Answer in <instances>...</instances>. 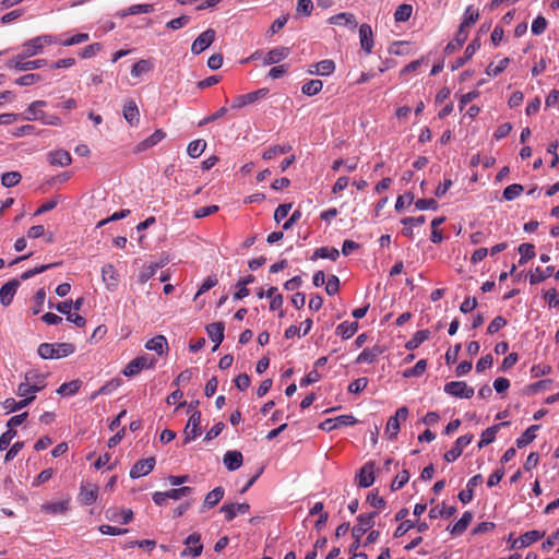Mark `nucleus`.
Returning <instances> with one entry per match:
<instances>
[{
  "label": "nucleus",
  "instance_id": "1",
  "mask_svg": "<svg viewBox=\"0 0 559 559\" xmlns=\"http://www.w3.org/2000/svg\"><path fill=\"white\" fill-rule=\"evenodd\" d=\"M58 43V37L50 34L36 36L23 44V50L17 56L22 60L36 56L43 52L46 46H50Z\"/></svg>",
  "mask_w": 559,
  "mask_h": 559
},
{
  "label": "nucleus",
  "instance_id": "2",
  "mask_svg": "<svg viewBox=\"0 0 559 559\" xmlns=\"http://www.w3.org/2000/svg\"><path fill=\"white\" fill-rule=\"evenodd\" d=\"M75 352L71 343H43L38 346L37 353L43 359H59L68 357Z\"/></svg>",
  "mask_w": 559,
  "mask_h": 559
},
{
  "label": "nucleus",
  "instance_id": "3",
  "mask_svg": "<svg viewBox=\"0 0 559 559\" xmlns=\"http://www.w3.org/2000/svg\"><path fill=\"white\" fill-rule=\"evenodd\" d=\"M377 512L364 513L357 516L358 524L352 528L354 537L353 544L349 546V551H357L360 547V538L364 534L374 525V518Z\"/></svg>",
  "mask_w": 559,
  "mask_h": 559
},
{
  "label": "nucleus",
  "instance_id": "4",
  "mask_svg": "<svg viewBox=\"0 0 559 559\" xmlns=\"http://www.w3.org/2000/svg\"><path fill=\"white\" fill-rule=\"evenodd\" d=\"M156 364V359L147 355L138 356L132 359L122 370L126 377H133L139 374L143 369H152Z\"/></svg>",
  "mask_w": 559,
  "mask_h": 559
},
{
  "label": "nucleus",
  "instance_id": "5",
  "mask_svg": "<svg viewBox=\"0 0 559 559\" xmlns=\"http://www.w3.org/2000/svg\"><path fill=\"white\" fill-rule=\"evenodd\" d=\"M408 416V408L402 406L397 408L394 416L388 419L384 435L389 440H394L400 431V420H406Z\"/></svg>",
  "mask_w": 559,
  "mask_h": 559
},
{
  "label": "nucleus",
  "instance_id": "6",
  "mask_svg": "<svg viewBox=\"0 0 559 559\" xmlns=\"http://www.w3.org/2000/svg\"><path fill=\"white\" fill-rule=\"evenodd\" d=\"M267 94L269 90L263 87L248 94L238 95L233 99L231 109H240L247 105H251L259 99L264 98Z\"/></svg>",
  "mask_w": 559,
  "mask_h": 559
},
{
  "label": "nucleus",
  "instance_id": "7",
  "mask_svg": "<svg viewBox=\"0 0 559 559\" xmlns=\"http://www.w3.org/2000/svg\"><path fill=\"white\" fill-rule=\"evenodd\" d=\"M444 392L451 396L460 399H471L474 395V389L464 381H451L444 385Z\"/></svg>",
  "mask_w": 559,
  "mask_h": 559
},
{
  "label": "nucleus",
  "instance_id": "8",
  "mask_svg": "<svg viewBox=\"0 0 559 559\" xmlns=\"http://www.w3.org/2000/svg\"><path fill=\"white\" fill-rule=\"evenodd\" d=\"M357 423V419L353 415H340L334 418H328L319 425V428L323 431H332L334 429L353 426Z\"/></svg>",
  "mask_w": 559,
  "mask_h": 559
},
{
  "label": "nucleus",
  "instance_id": "9",
  "mask_svg": "<svg viewBox=\"0 0 559 559\" xmlns=\"http://www.w3.org/2000/svg\"><path fill=\"white\" fill-rule=\"evenodd\" d=\"M474 436L472 433H467L464 436H461L456 439L454 442V445L444 453L443 457L448 463H452L455 460H457L464 448L467 447L473 441Z\"/></svg>",
  "mask_w": 559,
  "mask_h": 559
},
{
  "label": "nucleus",
  "instance_id": "10",
  "mask_svg": "<svg viewBox=\"0 0 559 559\" xmlns=\"http://www.w3.org/2000/svg\"><path fill=\"white\" fill-rule=\"evenodd\" d=\"M200 423L201 413L199 411L192 412L183 430L185 443H189L201 435Z\"/></svg>",
  "mask_w": 559,
  "mask_h": 559
},
{
  "label": "nucleus",
  "instance_id": "11",
  "mask_svg": "<svg viewBox=\"0 0 559 559\" xmlns=\"http://www.w3.org/2000/svg\"><path fill=\"white\" fill-rule=\"evenodd\" d=\"M216 32L213 28H207L201 33L192 43L191 51L194 55H200L209 48L215 40Z\"/></svg>",
  "mask_w": 559,
  "mask_h": 559
},
{
  "label": "nucleus",
  "instance_id": "12",
  "mask_svg": "<svg viewBox=\"0 0 559 559\" xmlns=\"http://www.w3.org/2000/svg\"><path fill=\"white\" fill-rule=\"evenodd\" d=\"M98 497V486L91 483H82L79 499L84 506L93 504Z\"/></svg>",
  "mask_w": 559,
  "mask_h": 559
},
{
  "label": "nucleus",
  "instance_id": "13",
  "mask_svg": "<svg viewBox=\"0 0 559 559\" xmlns=\"http://www.w3.org/2000/svg\"><path fill=\"white\" fill-rule=\"evenodd\" d=\"M155 463V457H147L138 461L130 469V477L140 478L142 476H146L154 469Z\"/></svg>",
  "mask_w": 559,
  "mask_h": 559
},
{
  "label": "nucleus",
  "instance_id": "14",
  "mask_svg": "<svg viewBox=\"0 0 559 559\" xmlns=\"http://www.w3.org/2000/svg\"><path fill=\"white\" fill-rule=\"evenodd\" d=\"M102 278L108 290H116L119 284V274L114 264L108 263L102 267Z\"/></svg>",
  "mask_w": 559,
  "mask_h": 559
},
{
  "label": "nucleus",
  "instance_id": "15",
  "mask_svg": "<svg viewBox=\"0 0 559 559\" xmlns=\"http://www.w3.org/2000/svg\"><path fill=\"white\" fill-rule=\"evenodd\" d=\"M544 535H545V533L539 532L537 530L528 531V532L522 534L516 539H514L511 547L513 549L525 548V547L532 545L533 543L539 540Z\"/></svg>",
  "mask_w": 559,
  "mask_h": 559
},
{
  "label": "nucleus",
  "instance_id": "16",
  "mask_svg": "<svg viewBox=\"0 0 559 559\" xmlns=\"http://www.w3.org/2000/svg\"><path fill=\"white\" fill-rule=\"evenodd\" d=\"M185 544L187 546H193V547H188V548L183 549V551L181 554L182 556L190 555L194 558L201 556V554L203 551V545L201 544V535L199 533L190 534L185 539Z\"/></svg>",
  "mask_w": 559,
  "mask_h": 559
},
{
  "label": "nucleus",
  "instance_id": "17",
  "mask_svg": "<svg viewBox=\"0 0 559 559\" xmlns=\"http://www.w3.org/2000/svg\"><path fill=\"white\" fill-rule=\"evenodd\" d=\"M290 53L288 47H275L267 51L263 58L264 66L276 64L286 59Z\"/></svg>",
  "mask_w": 559,
  "mask_h": 559
},
{
  "label": "nucleus",
  "instance_id": "18",
  "mask_svg": "<svg viewBox=\"0 0 559 559\" xmlns=\"http://www.w3.org/2000/svg\"><path fill=\"white\" fill-rule=\"evenodd\" d=\"M249 509H250V506L247 502L229 503V504H224L221 508V512L224 513L225 520L227 522H230L237 516V514H245L249 511Z\"/></svg>",
  "mask_w": 559,
  "mask_h": 559
},
{
  "label": "nucleus",
  "instance_id": "19",
  "mask_svg": "<svg viewBox=\"0 0 559 559\" xmlns=\"http://www.w3.org/2000/svg\"><path fill=\"white\" fill-rule=\"evenodd\" d=\"M47 160L51 166L66 167L72 163V157L66 150H56L47 154Z\"/></svg>",
  "mask_w": 559,
  "mask_h": 559
},
{
  "label": "nucleus",
  "instance_id": "20",
  "mask_svg": "<svg viewBox=\"0 0 559 559\" xmlns=\"http://www.w3.org/2000/svg\"><path fill=\"white\" fill-rule=\"evenodd\" d=\"M23 382L32 384L34 391H41L47 385L46 376L35 369L25 372Z\"/></svg>",
  "mask_w": 559,
  "mask_h": 559
},
{
  "label": "nucleus",
  "instance_id": "21",
  "mask_svg": "<svg viewBox=\"0 0 559 559\" xmlns=\"http://www.w3.org/2000/svg\"><path fill=\"white\" fill-rule=\"evenodd\" d=\"M225 324L223 322H213L206 326V333L210 340L215 344L213 352H215L224 340Z\"/></svg>",
  "mask_w": 559,
  "mask_h": 559
},
{
  "label": "nucleus",
  "instance_id": "22",
  "mask_svg": "<svg viewBox=\"0 0 559 559\" xmlns=\"http://www.w3.org/2000/svg\"><path fill=\"white\" fill-rule=\"evenodd\" d=\"M358 486L368 488L374 483V465L372 462L366 463L357 475Z\"/></svg>",
  "mask_w": 559,
  "mask_h": 559
},
{
  "label": "nucleus",
  "instance_id": "23",
  "mask_svg": "<svg viewBox=\"0 0 559 559\" xmlns=\"http://www.w3.org/2000/svg\"><path fill=\"white\" fill-rule=\"evenodd\" d=\"M359 40L361 49L370 53L373 47V33L369 24L364 23L359 26Z\"/></svg>",
  "mask_w": 559,
  "mask_h": 559
},
{
  "label": "nucleus",
  "instance_id": "24",
  "mask_svg": "<svg viewBox=\"0 0 559 559\" xmlns=\"http://www.w3.org/2000/svg\"><path fill=\"white\" fill-rule=\"evenodd\" d=\"M126 121L131 126L135 127L140 122V111L138 105L133 99L128 100L122 110Z\"/></svg>",
  "mask_w": 559,
  "mask_h": 559
},
{
  "label": "nucleus",
  "instance_id": "25",
  "mask_svg": "<svg viewBox=\"0 0 559 559\" xmlns=\"http://www.w3.org/2000/svg\"><path fill=\"white\" fill-rule=\"evenodd\" d=\"M19 285H20V282L17 280H12V281L5 283L0 288V302L3 306L7 307L12 302Z\"/></svg>",
  "mask_w": 559,
  "mask_h": 559
},
{
  "label": "nucleus",
  "instance_id": "26",
  "mask_svg": "<svg viewBox=\"0 0 559 559\" xmlns=\"http://www.w3.org/2000/svg\"><path fill=\"white\" fill-rule=\"evenodd\" d=\"M480 48V39L474 38L466 47L464 51V56L462 58H459L451 67L452 71L463 67L465 62H467L475 52Z\"/></svg>",
  "mask_w": 559,
  "mask_h": 559
},
{
  "label": "nucleus",
  "instance_id": "27",
  "mask_svg": "<svg viewBox=\"0 0 559 559\" xmlns=\"http://www.w3.org/2000/svg\"><path fill=\"white\" fill-rule=\"evenodd\" d=\"M509 421H502L500 424L493 425L489 428H487L485 431H483L480 440L478 442V449H483L484 447L492 443L496 439V435L499 431L501 427L509 426Z\"/></svg>",
  "mask_w": 559,
  "mask_h": 559
},
{
  "label": "nucleus",
  "instance_id": "28",
  "mask_svg": "<svg viewBox=\"0 0 559 559\" xmlns=\"http://www.w3.org/2000/svg\"><path fill=\"white\" fill-rule=\"evenodd\" d=\"M223 463L228 471H236L241 467L243 463V456L239 451H227L224 454Z\"/></svg>",
  "mask_w": 559,
  "mask_h": 559
},
{
  "label": "nucleus",
  "instance_id": "29",
  "mask_svg": "<svg viewBox=\"0 0 559 559\" xmlns=\"http://www.w3.org/2000/svg\"><path fill=\"white\" fill-rule=\"evenodd\" d=\"M145 348L162 356L168 350V342L164 335H156L145 343Z\"/></svg>",
  "mask_w": 559,
  "mask_h": 559
},
{
  "label": "nucleus",
  "instance_id": "30",
  "mask_svg": "<svg viewBox=\"0 0 559 559\" xmlns=\"http://www.w3.org/2000/svg\"><path fill=\"white\" fill-rule=\"evenodd\" d=\"M70 499H63L56 502H47L41 506V511L47 514H63L69 510Z\"/></svg>",
  "mask_w": 559,
  "mask_h": 559
},
{
  "label": "nucleus",
  "instance_id": "31",
  "mask_svg": "<svg viewBox=\"0 0 559 559\" xmlns=\"http://www.w3.org/2000/svg\"><path fill=\"white\" fill-rule=\"evenodd\" d=\"M46 64H47L46 59L25 61V60H22L21 58L16 57V59L14 61H12V67L19 71H29V70H34V69H39Z\"/></svg>",
  "mask_w": 559,
  "mask_h": 559
},
{
  "label": "nucleus",
  "instance_id": "32",
  "mask_svg": "<svg viewBox=\"0 0 559 559\" xmlns=\"http://www.w3.org/2000/svg\"><path fill=\"white\" fill-rule=\"evenodd\" d=\"M468 33L466 29H463V27H459L455 37L453 40L448 43V45L444 48V52L447 55L453 53L455 50H457L467 39Z\"/></svg>",
  "mask_w": 559,
  "mask_h": 559
},
{
  "label": "nucleus",
  "instance_id": "33",
  "mask_svg": "<svg viewBox=\"0 0 559 559\" xmlns=\"http://www.w3.org/2000/svg\"><path fill=\"white\" fill-rule=\"evenodd\" d=\"M472 520H473L472 512L465 511L463 513V515L461 516V519L453 526L448 527V531L452 535H461L463 532L466 531V528L471 524Z\"/></svg>",
  "mask_w": 559,
  "mask_h": 559
},
{
  "label": "nucleus",
  "instance_id": "34",
  "mask_svg": "<svg viewBox=\"0 0 559 559\" xmlns=\"http://www.w3.org/2000/svg\"><path fill=\"white\" fill-rule=\"evenodd\" d=\"M335 70V63L330 59H324L314 66L308 71L310 74H319V75H330Z\"/></svg>",
  "mask_w": 559,
  "mask_h": 559
},
{
  "label": "nucleus",
  "instance_id": "35",
  "mask_svg": "<svg viewBox=\"0 0 559 559\" xmlns=\"http://www.w3.org/2000/svg\"><path fill=\"white\" fill-rule=\"evenodd\" d=\"M225 490L223 487H216L206 493L203 502V509L214 508L224 497Z\"/></svg>",
  "mask_w": 559,
  "mask_h": 559
},
{
  "label": "nucleus",
  "instance_id": "36",
  "mask_svg": "<svg viewBox=\"0 0 559 559\" xmlns=\"http://www.w3.org/2000/svg\"><path fill=\"white\" fill-rule=\"evenodd\" d=\"M357 330L358 323L356 321H344L336 326L335 333L336 335L342 336V338L347 340L352 337L357 332Z\"/></svg>",
  "mask_w": 559,
  "mask_h": 559
},
{
  "label": "nucleus",
  "instance_id": "37",
  "mask_svg": "<svg viewBox=\"0 0 559 559\" xmlns=\"http://www.w3.org/2000/svg\"><path fill=\"white\" fill-rule=\"evenodd\" d=\"M430 337L429 330H419L417 331L413 337L405 344V347L408 350H414L419 347L425 341Z\"/></svg>",
  "mask_w": 559,
  "mask_h": 559
},
{
  "label": "nucleus",
  "instance_id": "38",
  "mask_svg": "<svg viewBox=\"0 0 559 559\" xmlns=\"http://www.w3.org/2000/svg\"><path fill=\"white\" fill-rule=\"evenodd\" d=\"M338 257H340V251L336 248L320 247L313 252V255L311 257V259L312 260L330 259L332 261H335V260H337Z\"/></svg>",
  "mask_w": 559,
  "mask_h": 559
},
{
  "label": "nucleus",
  "instance_id": "39",
  "mask_svg": "<svg viewBox=\"0 0 559 559\" xmlns=\"http://www.w3.org/2000/svg\"><path fill=\"white\" fill-rule=\"evenodd\" d=\"M35 399L34 395L32 396H28V397H24L23 400L21 401H15L14 399L10 397V399H7L4 402H3V407L8 411V412H16V411H20L24 407H26L31 402H33Z\"/></svg>",
  "mask_w": 559,
  "mask_h": 559
},
{
  "label": "nucleus",
  "instance_id": "40",
  "mask_svg": "<svg viewBox=\"0 0 559 559\" xmlns=\"http://www.w3.org/2000/svg\"><path fill=\"white\" fill-rule=\"evenodd\" d=\"M555 267L554 266H547L545 270H542L539 266L536 267L533 272L530 273V283L532 285H536L549 276L552 275Z\"/></svg>",
  "mask_w": 559,
  "mask_h": 559
},
{
  "label": "nucleus",
  "instance_id": "41",
  "mask_svg": "<svg viewBox=\"0 0 559 559\" xmlns=\"http://www.w3.org/2000/svg\"><path fill=\"white\" fill-rule=\"evenodd\" d=\"M539 428H540L539 425H532L531 427H528L523 432V435L516 439V447L519 449H522V448L526 447L527 444H530L531 442H533L534 439L536 438L535 431L538 430Z\"/></svg>",
  "mask_w": 559,
  "mask_h": 559
},
{
  "label": "nucleus",
  "instance_id": "42",
  "mask_svg": "<svg viewBox=\"0 0 559 559\" xmlns=\"http://www.w3.org/2000/svg\"><path fill=\"white\" fill-rule=\"evenodd\" d=\"M290 150H292L290 145L275 144V145L270 146L269 148H266L263 152L262 158L265 159V160H270V159H273V158H275V157H277L280 155L288 153Z\"/></svg>",
  "mask_w": 559,
  "mask_h": 559
},
{
  "label": "nucleus",
  "instance_id": "43",
  "mask_svg": "<svg viewBox=\"0 0 559 559\" xmlns=\"http://www.w3.org/2000/svg\"><path fill=\"white\" fill-rule=\"evenodd\" d=\"M154 68V64L148 59H141L136 63L133 64L131 69V75L133 78H140L142 74L151 72Z\"/></svg>",
  "mask_w": 559,
  "mask_h": 559
},
{
  "label": "nucleus",
  "instance_id": "44",
  "mask_svg": "<svg viewBox=\"0 0 559 559\" xmlns=\"http://www.w3.org/2000/svg\"><path fill=\"white\" fill-rule=\"evenodd\" d=\"M82 386V381L79 379L72 380L70 382L62 383L58 389L57 393L61 395L72 396L76 394Z\"/></svg>",
  "mask_w": 559,
  "mask_h": 559
},
{
  "label": "nucleus",
  "instance_id": "45",
  "mask_svg": "<svg viewBox=\"0 0 559 559\" xmlns=\"http://www.w3.org/2000/svg\"><path fill=\"white\" fill-rule=\"evenodd\" d=\"M46 102L44 100H35L26 109L25 115L23 116L24 120L33 121L39 120L40 111L39 108L44 107Z\"/></svg>",
  "mask_w": 559,
  "mask_h": 559
},
{
  "label": "nucleus",
  "instance_id": "46",
  "mask_svg": "<svg viewBox=\"0 0 559 559\" xmlns=\"http://www.w3.org/2000/svg\"><path fill=\"white\" fill-rule=\"evenodd\" d=\"M519 253L521 254V258L519 260V264L523 265L528 260L533 259L535 257V246L533 243H521L518 248Z\"/></svg>",
  "mask_w": 559,
  "mask_h": 559
},
{
  "label": "nucleus",
  "instance_id": "47",
  "mask_svg": "<svg viewBox=\"0 0 559 559\" xmlns=\"http://www.w3.org/2000/svg\"><path fill=\"white\" fill-rule=\"evenodd\" d=\"M206 142L202 139L193 140L188 144L187 153L190 157H199L205 150Z\"/></svg>",
  "mask_w": 559,
  "mask_h": 559
},
{
  "label": "nucleus",
  "instance_id": "48",
  "mask_svg": "<svg viewBox=\"0 0 559 559\" xmlns=\"http://www.w3.org/2000/svg\"><path fill=\"white\" fill-rule=\"evenodd\" d=\"M323 82L321 80H310L301 86L302 94L314 96L322 91Z\"/></svg>",
  "mask_w": 559,
  "mask_h": 559
},
{
  "label": "nucleus",
  "instance_id": "49",
  "mask_svg": "<svg viewBox=\"0 0 559 559\" xmlns=\"http://www.w3.org/2000/svg\"><path fill=\"white\" fill-rule=\"evenodd\" d=\"M332 22L336 24H344L352 28H356L358 22L353 13L343 12L332 17Z\"/></svg>",
  "mask_w": 559,
  "mask_h": 559
},
{
  "label": "nucleus",
  "instance_id": "50",
  "mask_svg": "<svg viewBox=\"0 0 559 559\" xmlns=\"http://www.w3.org/2000/svg\"><path fill=\"white\" fill-rule=\"evenodd\" d=\"M455 512H456V508L454 506L447 507L443 503L441 509L431 508L429 510V518L430 519H437L438 516L451 518L455 514Z\"/></svg>",
  "mask_w": 559,
  "mask_h": 559
},
{
  "label": "nucleus",
  "instance_id": "51",
  "mask_svg": "<svg viewBox=\"0 0 559 559\" xmlns=\"http://www.w3.org/2000/svg\"><path fill=\"white\" fill-rule=\"evenodd\" d=\"M479 17L478 10H474L473 5H468L464 12V17L459 27H463L466 29L471 25H473Z\"/></svg>",
  "mask_w": 559,
  "mask_h": 559
},
{
  "label": "nucleus",
  "instance_id": "52",
  "mask_svg": "<svg viewBox=\"0 0 559 559\" xmlns=\"http://www.w3.org/2000/svg\"><path fill=\"white\" fill-rule=\"evenodd\" d=\"M445 221L444 216L436 217L431 221V236L430 240L433 243H440L443 239L442 233L439 230V225L443 224Z\"/></svg>",
  "mask_w": 559,
  "mask_h": 559
},
{
  "label": "nucleus",
  "instance_id": "53",
  "mask_svg": "<svg viewBox=\"0 0 559 559\" xmlns=\"http://www.w3.org/2000/svg\"><path fill=\"white\" fill-rule=\"evenodd\" d=\"M524 191V187L520 183H513V185H510L508 186L504 190H503V199L506 201H513L515 200L516 198H519L522 192Z\"/></svg>",
  "mask_w": 559,
  "mask_h": 559
},
{
  "label": "nucleus",
  "instance_id": "54",
  "mask_svg": "<svg viewBox=\"0 0 559 559\" xmlns=\"http://www.w3.org/2000/svg\"><path fill=\"white\" fill-rule=\"evenodd\" d=\"M412 13L413 7L411 4L403 3L395 10L394 20L396 22H406L412 16Z\"/></svg>",
  "mask_w": 559,
  "mask_h": 559
},
{
  "label": "nucleus",
  "instance_id": "55",
  "mask_svg": "<svg viewBox=\"0 0 559 559\" xmlns=\"http://www.w3.org/2000/svg\"><path fill=\"white\" fill-rule=\"evenodd\" d=\"M22 179V176L19 171H9L2 175L1 183L5 188L15 187Z\"/></svg>",
  "mask_w": 559,
  "mask_h": 559
},
{
  "label": "nucleus",
  "instance_id": "56",
  "mask_svg": "<svg viewBox=\"0 0 559 559\" xmlns=\"http://www.w3.org/2000/svg\"><path fill=\"white\" fill-rule=\"evenodd\" d=\"M379 350L376 349V348H365L359 355L358 357L356 358V362L357 364H364V362H367V364H372L378 355H379Z\"/></svg>",
  "mask_w": 559,
  "mask_h": 559
},
{
  "label": "nucleus",
  "instance_id": "57",
  "mask_svg": "<svg viewBox=\"0 0 559 559\" xmlns=\"http://www.w3.org/2000/svg\"><path fill=\"white\" fill-rule=\"evenodd\" d=\"M509 63V58L501 59L497 64L490 63L486 69V73L490 76H497L507 69Z\"/></svg>",
  "mask_w": 559,
  "mask_h": 559
},
{
  "label": "nucleus",
  "instance_id": "58",
  "mask_svg": "<svg viewBox=\"0 0 559 559\" xmlns=\"http://www.w3.org/2000/svg\"><path fill=\"white\" fill-rule=\"evenodd\" d=\"M88 39H90V35L87 33H79V34H75L67 39H63V40L58 38L57 44H60L62 46H73V45H79V44L85 43Z\"/></svg>",
  "mask_w": 559,
  "mask_h": 559
},
{
  "label": "nucleus",
  "instance_id": "59",
  "mask_svg": "<svg viewBox=\"0 0 559 559\" xmlns=\"http://www.w3.org/2000/svg\"><path fill=\"white\" fill-rule=\"evenodd\" d=\"M159 269L158 264H148L144 266L139 273V282L141 284H145L148 280H151Z\"/></svg>",
  "mask_w": 559,
  "mask_h": 559
},
{
  "label": "nucleus",
  "instance_id": "60",
  "mask_svg": "<svg viewBox=\"0 0 559 559\" xmlns=\"http://www.w3.org/2000/svg\"><path fill=\"white\" fill-rule=\"evenodd\" d=\"M426 368H427V360L420 359L416 362V365L413 368H408L404 371V377L405 378L419 377L425 372Z\"/></svg>",
  "mask_w": 559,
  "mask_h": 559
},
{
  "label": "nucleus",
  "instance_id": "61",
  "mask_svg": "<svg viewBox=\"0 0 559 559\" xmlns=\"http://www.w3.org/2000/svg\"><path fill=\"white\" fill-rule=\"evenodd\" d=\"M57 265H59V263L43 264V265L36 266L34 269L27 270L21 274V280L26 281V280H28L37 274H40V273H43L53 266H57Z\"/></svg>",
  "mask_w": 559,
  "mask_h": 559
},
{
  "label": "nucleus",
  "instance_id": "62",
  "mask_svg": "<svg viewBox=\"0 0 559 559\" xmlns=\"http://www.w3.org/2000/svg\"><path fill=\"white\" fill-rule=\"evenodd\" d=\"M409 480V473L406 469L400 472L391 484V490H400Z\"/></svg>",
  "mask_w": 559,
  "mask_h": 559
},
{
  "label": "nucleus",
  "instance_id": "63",
  "mask_svg": "<svg viewBox=\"0 0 559 559\" xmlns=\"http://www.w3.org/2000/svg\"><path fill=\"white\" fill-rule=\"evenodd\" d=\"M367 502L376 508V509H383L386 506L385 500L379 496V492L377 489L370 491L367 496Z\"/></svg>",
  "mask_w": 559,
  "mask_h": 559
},
{
  "label": "nucleus",
  "instance_id": "64",
  "mask_svg": "<svg viewBox=\"0 0 559 559\" xmlns=\"http://www.w3.org/2000/svg\"><path fill=\"white\" fill-rule=\"evenodd\" d=\"M154 11V5L150 3H143V4H133L128 8V11L126 14L135 15V14H145L151 13Z\"/></svg>",
  "mask_w": 559,
  "mask_h": 559
}]
</instances>
